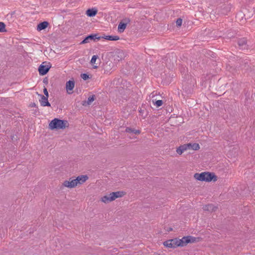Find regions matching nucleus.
Returning <instances> with one entry per match:
<instances>
[{
    "label": "nucleus",
    "mask_w": 255,
    "mask_h": 255,
    "mask_svg": "<svg viewBox=\"0 0 255 255\" xmlns=\"http://www.w3.org/2000/svg\"><path fill=\"white\" fill-rule=\"evenodd\" d=\"M170 240L174 248H175L177 247L185 246L190 243H194L196 239L191 236H187L183 237L181 239L175 238Z\"/></svg>",
    "instance_id": "nucleus-1"
},
{
    "label": "nucleus",
    "mask_w": 255,
    "mask_h": 255,
    "mask_svg": "<svg viewBox=\"0 0 255 255\" xmlns=\"http://www.w3.org/2000/svg\"><path fill=\"white\" fill-rule=\"evenodd\" d=\"M194 178L199 181H204L209 182L212 180H217V177L214 173L209 172H202L201 173H195L194 175Z\"/></svg>",
    "instance_id": "nucleus-2"
},
{
    "label": "nucleus",
    "mask_w": 255,
    "mask_h": 255,
    "mask_svg": "<svg viewBox=\"0 0 255 255\" xmlns=\"http://www.w3.org/2000/svg\"><path fill=\"white\" fill-rule=\"evenodd\" d=\"M125 193L123 191L112 192L109 194L106 195L102 197L101 199V201L104 203H108L118 198L123 197Z\"/></svg>",
    "instance_id": "nucleus-3"
},
{
    "label": "nucleus",
    "mask_w": 255,
    "mask_h": 255,
    "mask_svg": "<svg viewBox=\"0 0 255 255\" xmlns=\"http://www.w3.org/2000/svg\"><path fill=\"white\" fill-rule=\"evenodd\" d=\"M67 125H68L67 121L55 118L49 123V128L51 129H64L67 126Z\"/></svg>",
    "instance_id": "nucleus-4"
},
{
    "label": "nucleus",
    "mask_w": 255,
    "mask_h": 255,
    "mask_svg": "<svg viewBox=\"0 0 255 255\" xmlns=\"http://www.w3.org/2000/svg\"><path fill=\"white\" fill-rule=\"evenodd\" d=\"M44 63H43L42 64L40 65L38 68V71L39 74L41 75H45L50 69L51 66L47 64V65H44Z\"/></svg>",
    "instance_id": "nucleus-5"
},
{
    "label": "nucleus",
    "mask_w": 255,
    "mask_h": 255,
    "mask_svg": "<svg viewBox=\"0 0 255 255\" xmlns=\"http://www.w3.org/2000/svg\"><path fill=\"white\" fill-rule=\"evenodd\" d=\"M125 131L128 133H129V137L130 138H135L134 136L135 135L139 134L140 133V130H136L133 128H126Z\"/></svg>",
    "instance_id": "nucleus-6"
},
{
    "label": "nucleus",
    "mask_w": 255,
    "mask_h": 255,
    "mask_svg": "<svg viewBox=\"0 0 255 255\" xmlns=\"http://www.w3.org/2000/svg\"><path fill=\"white\" fill-rule=\"evenodd\" d=\"M63 185L66 187L72 188L76 186L78 184L75 179L70 178L69 180L65 181Z\"/></svg>",
    "instance_id": "nucleus-7"
},
{
    "label": "nucleus",
    "mask_w": 255,
    "mask_h": 255,
    "mask_svg": "<svg viewBox=\"0 0 255 255\" xmlns=\"http://www.w3.org/2000/svg\"><path fill=\"white\" fill-rule=\"evenodd\" d=\"M75 86V82L73 80H69L66 83V89L69 94L73 93V90Z\"/></svg>",
    "instance_id": "nucleus-8"
},
{
    "label": "nucleus",
    "mask_w": 255,
    "mask_h": 255,
    "mask_svg": "<svg viewBox=\"0 0 255 255\" xmlns=\"http://www.w3.org/2000/svg\"><path fill=\"white\" fill-rule=\"evenodd\" d=\"M38 96L41 97V99L39 100L41 105L43 107L50 106V104L48 101V98L44 95L38 94Z\"/></svg>",
    "instance_id": "nucleus-9"
},
{
    "label": "nucleus",
    "mask_w": 255,
    "mask_h": 255,
    "mask_svg": "<svg viewBox=\"0 0 255 255\" xmlns=\"http://www.w3.org/2000/svg\"><path fill=\"white\" fill-rule=\"evenodd\" d=\"M125 21V23H123L121 22L118 25V31L120 32H123L127 27V23L129 21V19H124Z\"/></svg>",
    "instance_id": "nucleus-10"
},
{
    "label": "nucleus",
    "mask_w": 255,
    "mask_h": 255,
    "mask_svg": "<svg viewBox=\"0 0 255 255\" xmlns=\"http://www.w3.org/2000/svg\"><path fill=\"white\" fill-rule=\"evenodd\" d=\"M97 35H90L86 37L81 42V44H83L89 42L90 40H94L95 39H99L100 37H97Z\"/></svg>",
    "instance_id": "nucleus-11"
},
{
    "label": "nucleus",
    "mask_w": 255,
    "mask_h": 255,
    "mask_svg": "<svg viewBox=\"0 0 255 255\" xmlns=\"http://www.w3.org/2000/svg\"><path fill=\"white\" fill-rule=\"evenodd\" d=\"M88 179V177L87 175H81L78 176L75 179L77 184H82L84 183Z\"/></svg>",
    "instance_id": "nucleus-12"
},
{
    "label": "nucleus",
    "mask_w": 255,
    "mask_h": 255,
    "mask_svg": "<svg viewBox=\"0 0 255 255\" xmlns=\"http://www.w3.org/2000/svg\"><path fill=\"white\" fill-rule=\"evenodd\" d=\"M98 12V10L96 8L88 9L86 11V14L89 17L95 16Z\"/></svg>",
    "instance_id": "nucleus-13"
},
{
    "label": "nucleus",
    "mask_w": 255,
    "mask_h": 255,
    "mask_svg": "<svg viewBox=\"0 0 255 255\" xmlns=\"http://www.w3.org/2000/svg\"><path fill=\"white\" fill-rule=\"evenodd\" d=\"M95 95H92L91 96H90L88 98L87 101H84L82 102V105L84 106H87L90 105L95 100Z\"/></svg>",
    "instance_id": "nucleus-14"
},
{
    "label": "nucleus",
    "mask_w": 255,
    "mask_h": 255,
    "mask_svg": "<svg viewBox=\"0 0 255 255\" xmlns=\"http://www.w3.org/2000/svg\"><path fill=\"white\" fill-rule=\"evenodd\" d=\"M216 209L217 208L212 204L207 205L203 207V209L205 211H208L210 212L215 211Z\"/></svg>",
    "instance_id": "nucleus-15"
},
{
    "label": "nucleus",
    "mask_w": 255,
    "mask_h": 255,
    "mask_svg": "<svg viewBox=\"0 0 255 255\" xmlns=\"http://www.w3.org/2000/svg\"><path fill=\"white\" fill-rule=\"evenodd\" d=\"M48 25V22L47 21H43L40 23L37 27V29L39 31L45 29Z\"/></svg>",
    "instance_id": "nucleus-16"
},
{
    "label": "nucleus",
    "mask_w": 255,
    "mask_h": 255,
    "mask_svg": "<svg viewBox=\"0 0 255 255\" xmlns=\"http://www.w3.org/2000/svg\"><path fill=\"white\" fill-rule=\"evenodd\" d=\"M247 40L245 38H242L238 41V45L242 49L246 48Z\"/></svg>",
    "instance_id": "nucleus-17"
},
{
    "label": "nucleus",
    "mask_w": 255,
    "mask_h": 255,
    "mask_svg": "<svg viewBox=\"0 0 255 255\" xmlns=\"http://www.w3.org/2000/svg\"><path fill=\"white\" fill-rule=\"evenodd\" d=\"M188 145H190V146H189V149H192V150H198V149H199L200 148L199 145L198 143H188Z\"/></svg>",
    "instance_id": "nucleus-18"
},
{
    "label": "nucleus",
    "mask_w": 255,
    "mask_h": 255,
    "mask_svg": "<svg viewBox=\"0 0 255 255\" xmlns=\"http://www.w3.org/2000/svg\"><path fill=\"white\" fill-rule=\"evenodd\" d=\"M104 38L108 40L116 41L120 39L118 36L107 35L104 37Z\"/></svg>",
    "instance_id": "nucleus-19"
},
{
    "label": "nucleus",
    "mask_w": 255,
    "mask_h": 255,
    "mask_svg": "<svg viewBox=\"0 0 255 255\" xmlns=\"http://www.w3.org/2000/svg\"><path fill=\"white\" fill-rule=\"evenodd\" d=\"M123 55L124 53L122 51L117 52L116 55H115V60L120 61L123 58Z\"/></svg>",
    "instance_id": "nucleus-20"
},
{
    "label": "nucleus",
    "mask_w": 255,
    "mask_h": 255,
    "mask_svg": "<svg viewBox=\"0 0 255 255\" xmlns=\"http://www.w3.org/2000/svg\"><path fill=\"white\" fill-rule=\"evenodd\" d=\"M170 240H167L165 242H164L163 243V245L165 247H167V248H174L173 246H172V243H170Z\"/></svg>",
    "instance_id": "nucleus-21"
},
{
    "label": "nucleus",
    "mask_w": 255,
    "mask_h": 255,
    "mask_svg": "<svg viewBox=\"0 0 255 255\" xmlns=\"http://www.w3.org/2000/svg\"><path fill=\"white\" fill-rule=\"evenodd\" d=\"M5 31H6L5 29V24L2 22H0V32Z\"/></svg>",
    "instance_id": "nucleus-22"
},
{
    "label": "nucleus",
    "mask_w": 255,
    "mask_h": 255,
    "mask_svg": "<svg viewBox=\"0 0 255 255\" xmlns=\"http://www.w3.org/2000/svg\"><path fill=\"white\" fill-rule=\"evenodd\" d=\"M97 58H98L97 55H93L91 60V64L93 65L94 64H95Z\"/></svg>",
    "instance_id": "nucleus-23"
},
{
    "label": "nucleus",
    "mask_w": 255,
    "mask_h": 255,
    "mask_svg": "<svg viewBox=\"0 0 255 255\" xmlns=\"http://www.w3.org/2000/svg\"><path fill=\"white\" fill-rule=\"evenodd\" d=\"M176 152L178 154L181 155L183 152H184V151L183 150V148H181V146H180L178 148H177Z\"/></svg>",
    "instance_id": "nucleus-24"
},
{
    "label": "nucleus",
    "mask_w": 255,
    "mask_h": 255,
    "mask_svg": "<svg viewBox=\"0 0 255 255\" xmlns=\"http://www.w3.org/2000/svg\"><path fill=\"white\" fill-rule=\"evenodd\" d=\"M180 146L184 151L189 149V146H190V145H188V144H185Z\"/></svg>",
    "instance_id": "nucleus-25"
},
{
    "label": "nucleus",
    "mask_w": 255,
    "mask_h": 255,
    "mask_svg": "<svg viewBox=\"0 0 255 255\" xmlns=\"http://www.w3.org/2000/svg\"><path fill=\"white\" fill-rule=\"evenodd\" d=\"M182 19L180 18H178L176 21V24L177 26H180L182 25Z\"/></svg>",
    "instance_id": "nucleus-26"
},
{
    "label": "nucleus",
    "mask_w": 255,
    "mask_h": 255,
    "mask_svg": "<svg viewBox=\"0 0 255 255\" xmlns=\"http://www.w3.org/2000/svg\"><path fill=\"white\" fill-rule=\"evenodd\" d=\"M81 77L84 80H86L89 78V75L85 73L82 74L81 75Z\"/></svg>",
    "instance_id": "nucleus-27"
},
{
    "label": "nucleus",
    "mask_w": 255,
    "mask_h": 255,
    "mask_svg": "<svg viewBox=\"0 0 255 255\" xmlns=\"http://www.w3.org/2000/svg\"><path fill=\"white\" fill-rule=\"evenodd\" d=\"M163 104V101L162 100H157L155 102V105L157 107H159L162 106Z\"/></svg>",
    "instance_id": "nucleus-28"
},
{
    "label": "nucleus",
    "mask_w": 255,
    "mask_h": 255,
    "mask_svg": "<svg viewBox=\"0 0 255 255\" xmlns=\"http://www.w3.org/2000/svg\"><path fill=\"white\" fill-rule=\"evenodd\" d=\"M43 93H44L45 97H48V96H49L48 92L47 90V89L46 88H44V89H43Z\"/></svg>",
    "instance_id": "nucleus-29"
},
{
    "label": "nucleus",
    "mask_w": 255,
    "mask_h": 255,
    "mask_svg": "<svg viewBox=\"0 0 255 255\" xmlns=\"http://www.w3.org/2000/svg\"><path fill=\"white\" fill-rule=\"evenodd\" d=\"M43 83H47V82H48L47 80V79H44L43 80Z\"/></svg>",
    "instance_id": "nucleus-30"
},
{
    "label": "nucleus",
    "mask_w": 255,
    "mask_h": 255,
    "mask_svg": "<svg viewBox=\"0 0 255 255\" xmlns=\"http://www.w3.org/2000/svg\"><path fill=\"white\" fill-rule=\"evenodd\" d=\"M97 67H98V66H94V68H97Z\"/></svg>",
    "instance_id": "nucleus-31"
}]
</instances>
